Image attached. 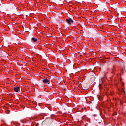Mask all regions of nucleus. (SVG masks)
<instances>
[{"label":"nucleus","mask_w":126,"mask_h":126,"mask_svg":"<svg viewBox=\"0 0 126 126\" xmlns=\"http://www.w3.org/2000/svg\"><path fill=\"white\" fill-rule=\"evenodd\" d=\"M69 19L70 20V23H73V22H74L73 20H72V19H71V18L69 17Z\"/></svg>","instance_id":"nucleus-7"},{"label":"nucleus","mask_w":126,"mask_h":126,"mask_svg":"<svg viewBox=\"0 0 126 126\" xmlns=\"http://www.w3.org/2000/svg\"><path fill=\"white\" fill-rule=\"evenodd\" d=\"M92 78L93 79V80H95V77L94 76H92Z\"/></svg>","instance_id":"nucleus-8"},{"label":"nucleus","mask_w":126,"mask_h":126,"mask_svg":"<svg viewBox=\"0 0 126 126\" xmlns=\"http://www.w3.org/2000/svg\"><path fill=\"white\" fill-rule=\"evenodd\" d=\"M43 83H45L46 84H50V80H49V78L44 79L43 80Z\"/></svg>","instance_id":"nucleus-2"},{"label":"nucleus","mask_w":126,"mask_h":126,"mask_svg":"<svg viewBox=\"0 0 126 126\" xmlns=\"http://www.w3.org/2000/svg\"><path fill=\"white\" fill-rule=\"evenodd\" d=\"M83 87H84V90L87 89L88 88V86H87V83H84L83 84Z\"/></svg>","instance_id":"nucleus-4"},{"label":"nucleus","mask_w":126,"mask_h":126,"mask_svg":"<svg viewBox=\"0 0 126 126\" xmlns=\"http://www.w3.org/2000/svg\"><path fill=\"white\" fill-rule=\"evenodd\" d=\"M65 21L68 23V24H69V25H71V23H70V22L69 18H68V19H66L65 20Z\"/></svg>","instance_id":"nucleus-5"},{"label":"nucleus","mask_w":126,"mask_h":126,"mask_svg":"<svg viewBox=\"0 0 126 126\" xmlns=\"http://www.w3.org/2000/svg\"><path fill=\"white\" fill-rule=\"evenodd\" d=\"M14 90L15 92H18L20 90V88L19 87H14Z\"/></svg>","instance_id":"nucleus-3"},{"label":"nucleus","mask_w":126,"mask_h":126,"mask_svg":"<svg viewBox=\"0 0 126 126\" xmlns=\"http://www.w3.org/2000/svg\"><path fill=\"white\" fill-rule=\"evenodd\" d=\"M98 99H99V100H100V96H99V97H98Z\"/></svg>","instance_id":"nucleus-9"},{"label":"nucleus","mask_w":126,"mask_h":126,"mask_svg":"<svg viewBox=\"0 0 126 126\" xmlns=\"http://www.w3.org/2000/svg\"><path fill=\"white\" fill-rule=\"evenodd\" d=\"M53 123V120L51 118H46L42 122V124L45 126H50Z\"/></svg>","instance_id":"nucleus-1"},{"label":"nucleus","mask_w":126,"mask_h":126,"mask_svg":"<svg viewBox=\"0 0 126 126\" xmlns=\"http://www.w3.org/2000/svg\"><path fill=\"white\" fill-rule=\"evenodd\" d=\"M32 40L33 41V42H38V39L35 38L34 37L32 38Z\"/></svg>","instance_id":"nucleus-6"}]
</instances>
